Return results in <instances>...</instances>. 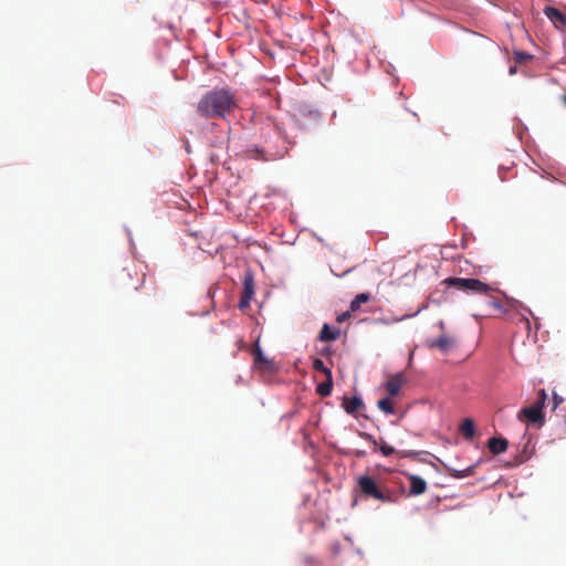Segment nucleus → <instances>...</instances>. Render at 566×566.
<instances>
[{"mask_svg":"<svg viewBox=\"0 0 566 566\" xmlns=\"http://www.w3.org/2000/svg\"><path fill=\"white\" fill-rule=\"evenodd\" d=\"M237 107L234 95L224 88L207 92L197 104V113L205 118H226Z\"/></svg>","mask_w":566,"mask_h":566,"instance_id":"obj_1","label":"nucleus"},{"mask_svg":"<svg viewBox=\"0 0 566 566\" xmlns=\"http://www.w3.org/2000/svg\"><path fill=\"white\" fill-rule=\"evenodd\" d=\"M449 287H455L462 292L478 295H485L489 297L488 305L499 311L500 313H504L502 303L493 296V293L497 291L496 287L489 285L478 279L472 277H448L443 281Z\"/></svg>","mask_w":566,"mask_h":566,"instance_id":"obj_2","label":"nucleus"},{"mask_svg":"<svg viewBox=\"0 0 566 566\" xmlns=\"http://www.w3.org/2000/svg\"><path fill=\"white\" fill-rule=\"evenodd\" d=\"M357 486L360 494L366 499H374L380 502H389L390 495L377 483L370 475H360L357 478Z\"/></svg>","mask_w":566,"mask_h":566,"instance_id":"obj_3","label":"nucleus"},{"mask_svg":"<svg viewBox=\"0 0 566 566\" xmlns=\"http://www.w3.org/2000/svg\"><path fill=\"white\" fill-rule=\"evenodd\" d=\"M537 401L531 407H526L520 410L517 417L520 420L523 418L527 419L532 423H537L542 427L545 422V416L543 412V408L547 400V394L545 389H539L537 392Z\"/></svg>","mask_w":566,"mask_h":566,"instance_id":"obj_4","label":"nucleus"},{"mask_svg":"<svg viewBox=\"0 0 566 566\" xmlns=\"http://www.w3.org/2000/svg\"><path fill=\"white\" fill-rule=\"evenodd\" d=\"M359 436L370 442L375 449L378 448L379 451L384 457H390L392 454H396L398 458H410V459H417L418 452L412 450H396L394 447L389 446L382 439L380 441H377L374 436L367 432H359Z\"/></svg>","mask_w":566,"mask_h":566,"instance_id":"obj_5","label":"nucleus"},{"mask_svg":"<svg viewBox=\"0 0 566 566\" xmlns=\"http://www.w3.org/2000/svg\"><path fill=\"white\" fill-rule=\"evenodd\" d=\"M312 367L314 370L321 371L325 376V381L316 386V392L323 398L328 397L332 394L333 389L332 370L325 366L324 361L321 358H315L313 360Z\"/></svg>","mask_w":566,"mask_h":566,"instance_id":"obj_6","label":"nucleus"},{"mask_svg":"<svg viewBox=\"0 0 566 566\" xmlns=\"http://www.w3.org/2000/svg\"><path fill=\"white\" fill-rule=\"evenodd\" d=\"M254 295V277L252 272L247 271L243 277V290L239 302V308L244 311L250 307L251 300Z\"/></svg>","mask_w":566,"mask_h":566,"instance_id":"obj_7","label":"nucleus"},{"mask_svg":"<svg viewBox=\"0 0 566 566\" xmlns=\"http://www.w3.org/2000/svg\"><path fill=\"white\" fill-rule=\"evenodd\" d=\"M407 384V377L403 373L389 375L385 382V390L389 397L398 396L401 387Z\"/></svg>","mask_w":566,"mask_h":566,"instance_id":"obj_8","label":"nucleus"},{"mask_svg":"<svg viewBox=\"0 0 566 566\" xmlns=\"http://www.w3.org/2000/svg\"><path fill=\"white\" fill-rule=\"evenodd\" d=\"M252 354L254 357V365L258 369H260L262 371H269V373H272L275 370L274 361L264 356V354L259 345V342H256L254 344Z\"/></svg>","mask_w":566,"mask_h":566,"instance_id":"obj_9","label":"nucleus"},{"mask_svg":"<svg viewBox=\"0 0 566 566\" xmlns=\"http://www.w3.org/2000/svg\"><path fill=\"white\" fill-rule=\"evenodd\" d=\"M119 280L124 286L138 290L144 284V274L139 276L136 270L132 273L129 269H124Z\"/></svg>","mask_w":566,"mask_h":566,"instance_id":"obj_10","label":"nucleus"},{"mask_svg":"<svg viewBox=\"0 0 566 566\" xmlns=\"http://www.w3.org/2000/svg\"><path fill=\"white\" fill-rule=\"evenodd\" d=\"M543 12L556 29L564 30L566 27V14L564 12L552 6H546Z\"/></svg>","mask_w":566,"mask_h":566,"instance_id":"obj_11","label":"nucleus"},{"mask_svg":"<svg viewBox=\"0 0 566 566\" xmlns=\"http://www.w3.org/2000/svg\"><path fill=\"white\" fill-rule=\"evenodd\" d=\"M410 481L409 495H420L427 491V482L419 475L408 474Z\"/></svg>","mask_w":566,"mask_h":566,"instance_id":"obj_12","label":"nucleus"},{"mask_svg":"<svg viewBox=\"0 0 566 566\" xmlns=\"http://www.w3.org/2000/svg\"><path fill=\"white\" fill-rule=\"evenodd\" d=\"M509 442L505 438L502 437H493L488 441V448L490 452L494 455H499L504 453L507 450Z\"/></svg>","mask_w":566,"mask_h":566,"instance_id":"obj_13","label":"nucleus"},{"mask_svg":"<svg viewBox=\"0 0 566 566\" xmlns=\"http://www.w3.org/2000/svg\"><path fill=\"white\" fill-rule=\"evenodd\" d=\"M342 407L348 415H354L355 412H357L359 409H361L364 407V402H363L361 398H359L357 396L352 397V398L344 397Z\"/></svg>","mask_w":566,"mask_h":566,"instance_id":"obj_14","label":"nucleus"},{"mask_svg":"<svg viewBox=\"0 0 566 566\" xmlns=\"http://www.w3.org/2000/svg\"><path fill=\"white\" fill-rule=\"evenodd\" d=\"M453 345V339L449 336L442 335L436 339L428 340L430 348H438L441 352H448Z\"/></svg>","mask_w":566,"mask_h":566,"instance_id":"obj_15","label":"nucleus"},{"mask_svg":"<svg viewBox=\"0 0 566 566\" xmlns=\"http://www.w3.org/2000/svg\"><path fill=\"white\" fill-rule=\"evenodd\" d=\"M339 335H340V329H338V328L332 329L328 324H324L319 332L318 338L322 342H334L339 337Z\"/></svg>","mask_w":566,"mask_h":566,"instance_id":"obj_16","label":"nucleus"},{"mask_svg":"<svg viewBox=\"0 0 566 566\" xmlns=\"http://www.w3.org/2000/svg\"><path fill=\"white\" fill-rule=\"evenodd\" d=\"M478 464H479V462H476L475 464L469 465L462 470H458L454 468H447V470L452 478L464 479L468 476H472L475 473V468L478 467Z\"/></svg>","mask_w":566,"mask_h":566,"instance_id":"obj_17","label":"nucleus"},{"mask_svg":"<svg viewBox=\"0 0 566 566\" xmlns=\"http://www.w3.org/2000/svg\"><path fill=\"white\" fill-rule=\"evenodd\" d=\"M459 431L467 440H472L475 434L474 421L471 418H465L460 424Z\"/></svg>","mask_w":566,"mask_h":566,"instance_id":"obj_18","label":"nucleus"},{"mask_svg":"<svg viewBox=\"0 0 566 566\" xmlns=\"http://www.w3.org/2000/svg\"><path fill=\"white\" fill-rule=\"evenodd\" d=\"M370 300V295L367 293H359L350 302L349 308L352 312H356L360 308L361 304L367 303Z\"/></svg>","mask_w":566,"mask_h":566,"instance_id":"obj_19","label":"nucleus"},{"mask_svg":"<svg viewBox=\"0 0 566 566\" xmlns=\"http://www.w3.org/2000/svg\"><path fill=\"white\" fill-rule=\"evenodd\" d=\"M377 407L386 415H392L395 412L394 402L389 397L378 400Z\"/></svg>","mask_w":566,"mask_h":566,"instance_id":"obj_20","label":"nucleus"},{"mask_svg":"<svg viewBox=\"0 0 566 566\" xmlns=\"http://www.w3.org/2000/svg\"><path fill=\"white\" fill-rule=\"evenodd\" d=\"M531 59H532V55L526 52L517 51L514 53V60L516 63H525L526 61H528Z\"/></svg>","mask_w":566,"mask_h":566,"instance_id":"obj_21","label":"nucleus"},{"mask_svg":"<svg viewBox=\"0 0 566 566\" xmlns=\"http://www.w3.org/2000/svg\"><path fill=\"white\" fill-rule=\"evenodd\" d=\"M564 401V399L558 396L556 392H553V397H552V410L555 411L559 405Z\"/></svg>","mask_w":566,"mask_h":566,"instance_id":"obj_22","label":"nucleus"},{"mask_svg":"<svg viewBox=\"0 0 566 566\" xmlns=\"http://www.w3.org/2000/svg\"><path fill=\"white\" fill-rule=\"evenodd\" d=\"M409 317H412V315H402L401 317H391V318H386L384 319V323L385 324H394V323H399L406 318H409Z\"/></svg>","mask_w":566,"mask_h":566,"instance_id":"obj_23","label":"nucleus"},{"mask_svg":"<svg viewBox=\"0 0 566 566\" xmlns=\"http://www.w3.org/2000/svg\"><path fill=\"white\" fill-rule=\"evenodd\" d=\"M350 316L349 312H344L340 315L337 316V321L339 323L346 321Z\"/></svg>","mask_w":566,"mask_h":566,"instance_id":"obj_24","label":"nucleus"},{"mask_svg":"<svg viewBox=\"0 0 566 566\" xmlns=\"http://www.w3.org/2000/svg\"><path fill=\"white\" fill-rule=\"evenodd\" d=\"M509 73L511 75L515 74L516 73V66H511L510 70H509Z\"/></svg>","mask_w":566,"mask_h":566,"instance_id":"obj_25","label":"nucleus"},{"mask_svg":"<svg viewBox=\"0 0 566 566\" xmlns=\"http://www.w3.org/2000/svg\"><path fill=\"white\" fill-rule=\"evenodd\" d=\"M357 455L363 457V455H365V452L364 451H359V452H357Z\"/></svg>","mask_w":566,"mask_h":566,"instance_id":"obj_26","label":"nucleus"},{"mask_svg":"<svg viewBox=\"0 0 566 566\" xmlns=\"http://www.w3.org/2000/svg\"><path fill=\"white\" fill-rule=\"evenodd\" d=\"M563 102L566 105V95L563 96Z\"/></svg>","mask_w":566,"mask_h":566,"instance_id":"obj_27","label":"nucleus"},{"mask_svg":"<svg viewBox=\"0 0 566 566\" xmlns=\"http://www.w3.org/2000/svg\"><path fill=\"white\" fill-rule=\"evenodd\" d=\"M350 270H346L340 276L345 275L346 273H349Z\"/></svg>","mask_w":566,"mask_h":566,"instance_id":"obj_28","label":"nucleus"}]
</instances>
